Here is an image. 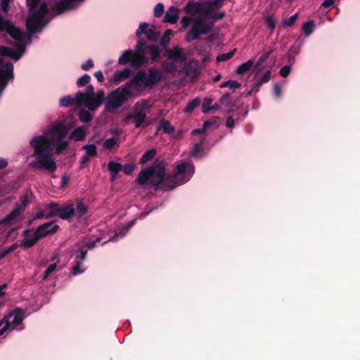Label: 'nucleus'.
<instances>
[{"instance_id":"obj_1","label":"nucleus","mask_w":360,"mask_h":360,"mask_svg":"<svg viewBox=\"0 0 360 360\" xmlns=\"http://www.w3.org/2000/svg\"><path fill=\"white\" fill-rule=\"evenodd\" d=\"M143 34L152 41H158L160 36V33L156 32L154 25L150 27L148 23L141 22L136 32V37L139 39L134 49L124 51L118 59L119 65L130 64L131 68H142L144 65H153L158 61L161 56L159 46L155 44H148L146 40L140 39Z\"/></svg>"},{"instance_id":"obj_2","label":"nucleus","mask_w":360,"mask_h":360,"mask_svg":"<svg viewBox=\"0 0 360 360\" xmlns=\"http://www.w3.org/2000/svg\"><path fill=\"white\" fill-rule=\"evenodd\" d=\"M165 172L163 163L155 161L138 174L135 182L141 186L149 183L155 189L162 185L163 187L170 191L188 181L194 174L195 167L193 165L184 162L176 165L172 174L166 175Z\"/></svg>"},{"instance_id":"obj_3","label":"nucleus","mask_w":360,"mask_h":360,"mask_svg":"<svg viewBox=\"0 0 360 360\" xmlns=\"http://www.w3.org/2000/svg\"><path fill=\"white\" fill-rule=\"evenodd\" d=\"M34 149L32 156L36 160L30 163V167L35 169H45L49 173L54 172L57 165L53 159L52 141L44 135L36 136L30 142Z\"/></svg>"},{"instance_id":"obj_4","label":"nucleus","mask_w":360,"mask_h":360,"mask_svg":"<svg viewBox=\"0 0 360 360\" xmlns=\"http://www.w3.org/2000/svg\"><path fill=\"white\" fill-rule=\"evenodd\" d=\"M149 107V102L146 99L137 101L124 118V122L129 123V120H132L136 128H146L150 124L146 112V110Z\"/></svg>"},{"instance_id":"obj_5","label":"nucleus","mask_w":360,"mask_h":360,"mask_svg":"<svg viewBox=\"0 0 360 360\" xmlns=\"http://www.w3.org/2000/svg\"><path fill=\"white\" fill-rule=\"evenodd\" d=\"M133 91L128 89L125 84L110 92L106 97L105 109L108 111H115L122 107L130 98Z\"/></svg>"},{"instance_id":"obj_6","label":"nucleus","mask_w":360,"mask_h":360,"mask_svg":"<svg viewBox=\"0 0 360 360\" xmlns=\"http://www.w3.org/2000/svg\"><path fill=\"white\" fill-rule=\"evenodd\" d=\"M59 229V226L53 222H46L39 226L32 238H26L20 246L23 248H30L33 247L39 240L50 234L55 233Z\"/></svg>"},{"instance_id":"obj_7","label":"nucleus","mask_w":360,"mask_h":360,"mask_svg":"<svg viewBox=\"0 0 360 360\" xmlns=\"http://www.w3.org/2000/svg\"><path fill=\"white\" fill-rule=\"evenodd\" d=\"M48 11L47 4L43 2L37 12L29 15L26 20V27L31 34L40 31L45 26L46 23L43 22V18L48 13Z\"/></svg>"},{"instance_id":"obj_8","label":"nucleus","mask_w":360,"mask_h":360,"mask_svg":"<svg viewBox=\"0 0 360 360\" xmlns=\"http://www.w3.org/2000/svg\"><path fill=\"white\" fill-rule=\"evenodd\" d=\"M212 23L207 22L203 17H200L193 22L191 29L187 32L186 39L192 41L200 39L202 34H208L212 29Z\"/></svg>"},{"instance_id":"obj_9","label":"nucleus","mask_w":360,"mask_h":360,"mask_svg":"<svg viewBox=\"0 0 360 360\" xmlns=\"http://www.w3.org/2000/svg\"><path fill=\"white\" fill-rule=\"evenodd\" d=\"M147 73L144 70H139L135 76L125 84L126 87L133 91V96H140V93L150 87L147 81Z\"/></svg>"},{"instance_id":"obj_10","label":"nucleus","mask_w":360,"mask_h":360,"mask_svg":"<svg viewBox=\"0 0 360 360\" xmlns=\"http://www.w3.org/2000/svg\"><path fill=\"white\" fill-rule=\"evenodd\" d=\"M263 69H252L249 75L247 82L248 86H252L253 91L259 92L260 86L267 83L271 77V70L264 72Z\"/></svg>"},{"instance_id":"obj_11","label":"nucleus","mask_w":360,"mask_h":360,"mask_svg":"<svg viewBox=\"0 0 360 360\" xmlns=\"http://www.w3.org/2000/svg\"><path fill=\"white\" fill-rule=\"evenodd\" d=\"M77 99L79 100V107L84 105L89 110H96L101 104L96 98L94 87L91 85L87 86L84 91H78Z\"/></svg>"},{"instance_id":"obj_12","label":"nucleus","mask_w":360,"mask_h":360,"mask_svg":"<svg viewBox=\"0 0 360 360\" xmlns=\"http://www.w3.org/2000/svg\"><path fill=\"white\" fill-rule=\"evenodd\" d=\"M162 55L172 65L170 68H176L174 66V64L182 63L187 58V54L179 46H174L172 49H165Z\"/></svg>"},{"instance_id":"obj_13","label":"nucleus","mask_w":360,"mask_h":360,"mask_svg":"<svg viewBox=\"0 0 360 360\" xmlns=\"http://www.w3.org/2000/svg\"><path fill=\"white\" fill-rule=\"evenodd\" d=\"M25 310L20 307H16L14 310L10 312L7 316L0 321V326L4 323H7L9 326H13L12 329L21 324L25 319Z\"/></svg>"},{"instance_id":"obj_14","label":"nucleus","mask_w":360,"mask_h":360,"mask_svg":"<svg viewBox=\"0 0 360 360\" xmlns=\"http://www.w3.org/2000/svg\"><path fill=\"white\" fill-rule=\"evenodd\" d=\"M71 127V125H67L61 122H57L51 127L49 129V134L52 135V136L55 138L56 140L63 139L68 134Z\"/></svg>"},{"instance_id":"obj_15","label":"nucleus","mask_w":360,"mask_h":360,"mask_svg":"<svg viewBox=\"0 0 360 360\" xmlns=\"http://www.w3.org/2000/svg\"><path fill=\"white\" fill-rule=\"evenodd\" d=\"M24 51L25 48L22 46L15 50L13 48L0 46V56H9L15 61H17L20 59Z\"/></svg>"},{"instance_id":"obj_16","label":"nucleus","mask_w":360,"mask_h":360,"mask_svg":"<svg viewBox=\"0 0 360 360\" xmlns=\"http://www.w3.org/2000/svg\"><path fill=\"white\" fill-rule=\"evenodd\" d=\"M22 209L14 207L13 210L4 218L0 220V226L4 225L10 226L18 221L17 218L22 214Z\"/></svg>"},{"instance_id":"obj_17","label":"nucleus","mask_w":360,"mask_h":360,"mask_svg":"<svg viewBox=\"0 0 360 360\" xmlns=\"http://www.w3.org/2000/svg\"><path fill=\"white\" fill-rule=\"evenodd\" d=\"M75 7V0H60L56 3L53 10L58 15H60L65 11L72 10Z\"/></svg>"},{"instance_id":"obj_18","label":"nucleus","mask_w":360,"mask_h":360,"mask_svg":"<svg viewBox=\"0 0 360 360\" xmlns=\"http://www.w3.org/2000/svg\"><path fill=\"white\" fill-rule=\"evenodd\" d=\"M75 216V207L72 203L60 205L58 217L63 220H69Z\"/></svg>"},{"instance_id":"obj_19","label":"nucleus","mask_w":360,"mask_h":360,"mask_svg":"<svg viewBox=\"0 0 360 360\" xmlns=\"http://www.w3.org/2000/svg\"><path fill=\"white\" fill-rule=\"evenodd\" d=\"M219 8L217 6L216 2H212V0L204 1L202 2V16L203 18L208 17L213 12L217 11Z\"/></svg>"},{"instance_id":"obj_20","label":"nucleus","mask_w":360,"mask_h":360,"mask_svg":"<svg viewBox=\"0 0 360 360\" xmlns=\"http://www.w3.org/2000/svg\"><path fill=\"white\" fill-rule=\"evenodd\" d=\"M184 11L192 15L198 14L202 16V2L189 1L186 5Z\"/></svg>"},{"instance_id":"obj_21","label":"nucleus","mask_w":360,"mask_h":360,"mask_svg":"<svg viewBox=\"0 0 360 360\" xmlns=\"http://www.w3.org/2000/svg\"><path fill=\"white\" fill-rule=\"evenodd\" d=\"M147 81L150 87L158 83L162 78V74L158 69H149V74L147 75Z\"/></svg>"},{"instance_id":"obj_22","label":"nucleus","mask_w":360,"mask_h":360,"mask_svg":"<svg viewBox=\"0 0 360 360\" xmlns=\"http://www.w3.org/2000/svg\"><path fill=\"white\" fill-rule=\"evenodd\" d=\"M178 12L179 9L176 7L170 6L165 15L163 22L171 24L176 23L179 19Z\"/></svg>"},{"instance_id":"obj_23","label":"nucleus","mask_w":360,"mask_h":360,"mask_svg":"<svg viewBox=\"0 0 360 360\" xmlns=\"http://www.w3.org/2000/svg\"><path fill=\"white\" fill-rule=\"evenodd\" d=\"M131 69H122V70L117 71L112 79H110V82H113L115 84H117L120 82L127 79L129 77L131 72Z\"/></svg>"},{"instance_id":"obj_24","label":"nucleus","mask_w":360,"mask_h":360,"mask_svg":"<svg viewBox=\"0 0 360 360\" xmlns=\"http://www.w3.org/2000/svg\"><path fill=\"white\" fill-rule=\"evenodd\" d=\"M60 104L63 107H69L70 105H75L77 107H79V100L77 99V93L76 94L75 97H72L71 96H66L63 97L60 100Z\"/></svg>"},{"instance_id":"obj_25","label":"nucleus","mask_w":360,"mask_h":360,"mask_svg":"<svg viewBox=\"0 0 360 360\" xmlns=\"http://www.w3.org/2000/svg\"><path fill=\"white\" fill-rule=\"evenodd\" d=\"M86 133L84 127L76 128L70 135L69 139L75 141H83L85 139Z\"/></svg>"},{"instance_id":"obj_26","label":"nucleus","mask_w":360,"mask_h":360,"mask_svg":"<svg viewBox=\"0 0 360 360\" xmlns=\"http://www.w3.org/2000/svg\"><path fill=\"white\" fill-rule=\"evenodd\" d=\"M12 38L15 40L20 41L23 37V34L16 27H15L12 23L10 25L7 30L6 31Z\"/></svg>"},{"instance_id":"obj_27","label":"nucleus","mask_w":360,"mask_h":360,"mask_svg":"<svg viewBox=\"0 0 360 360\" xmlns=\"http://www.w3.org/2000/svg\"><path fill=\"white\" fill-rule=\"evenodd\" d=\"M87 212V207L84 204L82 200L79 199L77 200L76 207H75V216L79 219L84 216Z\"/></svg>"},{"instance_id":"obj_28","label":"nucleus","mask_w":360,"mask_h":360,"mask_svg":"<svg viewBox=\"0 0 360 360\" xmlns=\"http://www.w3.org/2000/svg\"><path fill=\"white\" fill-rule=\"evenodd\" d=\"M156 154L157 150L155 149L152 148L150 150H148L142 155L139 160V164H146L148 162L152 160L153 158L156 155Z\"/></svg>"},{"instance_id":"obj_29","label":"nucleus","mask_w":360,"mask_h":360,"mask_svg":"<svg viewBox=\"0 0 360 360\" xmlns=\"http://www.w3.org/2000/svg\"><path fill=\"white\" fill-rule=\"evenodd\" d=\"M200 103L201 99L199 97L195 98L188 103L184 111L186 113H191L198 106H199Z\"/></svg>"},{"instance_id":"obj_30","label":"nucleus","mask_w":360,"mask_h":360,"mask_svg":"<svg viewBox=\"0 0 360 360\" xmlns=\"http://www.w3.org/2000/svg\"><path fill=\"white\" fill-rule=\"evenodd\" d=\"M219 102H220L221 105L226 106V107L231 108L234 105L230 92L224 94L221 96V97L220 98Z\"/></svg>"},{"instance_id":"obj_31","label":"nucleus","mask_w":360,"mask_h":360,"mask_svg":"<svg viewBox=\"0 0 360 360\" xmlns=\"http://www.w3.org/2000/svg\"><path fill=\"white\" fill-rule=\"evenodd\" d=\"M225 16V13L224 11L221 12H213L210 15L206 17L205 19L207 22H212V27H214V24L216 21L222 19Z\"/></svg>"},{"instance_id":"obj_32","label":"nucleus","mask_w":360,"mask_h":360,"mask_svg":"<svg viewBox=\"0 0 360 360\" xmlns=\"http://www.w3.org/2000/svg\"><path fill=\"white\" fill-rule=\"evenodd\" d=\"M56 154H61L63 150H65L68 149L69 146L68 141H63V139H57L56 140Z\"/></svg>"},{"instance_id":"obj_33","label":"nucleus","mask_w":360,"mask_h":360,"mask_svg":"<svg viewBox=\"0 0 360 360\" xmlns=\"http://www.w3.org/2000/svg\"><path fill=\"white\" fill-rule=\"evenodd\" d=\"M172 30L168 29L165 31L163 36L160 39V44L164 49V50H165V49H167L168 44L170 41V36L172 34Z\"/></svg>"},{"instance_id":"obj_34","label":"nucleus","mask_w":360,"mask_h":360,"mask_svg":"<svg viewBox=\"0 0 360 360\" xmlns=\"http://www.w3.org/2000/svg\"><path fill=\"white\" fill-rule=\"evenodd\" d=\"M158 128H162L167 134H172L174 131V127L168 120H161L159 123Z\"/></svg>"},{"instance_id":"obj_35","label":"nucleus","mask_w":360,"mask_h":360,"mask_svg":"<svg viewBox=\"0 0 360 360\" xmlns=\"http://www.w3.org/2000/svg\"><path fill=\"white\" fill-rule=\"evenodd\" d=\"M314 22L313 20H309L305 22L302 25V30L306 36L310 35L314 29Z\"/></svg>"},{"instance_id":"obj_36","label":"nucleus","mask_w":360,"mask_h":360,"mask_svg":"<svg viewBox=\"0 0 360 360\" xmlns=\"http://www.w3.org/2000/svg\"><path fill=\"white\" fill-rule=\"evenodd\" d=\"M108 168L110 172L114 174H116L122 170V165L120 163H117L114 161H110L108 164Z\"/></svg>"},{"instance_id":"obj_37","label":"nucleus","mask_w":360,"mask_h":360,"mask_svg":"<svg viewBox=\"0 0 360 360\" xmlns=\"http://www.w3.org/2000/svg\"><path fill=\"white\" fill-rule=\"evenodd\" d=\"M82 148L86 150V155L90 157L97 155V148L94 144L84 145Z\"/></svg>"},{"instance_id":"obj_38","label":"nucleus","mask_w":360,"mask_h":360,"mask_svg":"<svg viewBox=\"0 0 360 360\" xmlns=\"http://www.w3.org/2000/svg\"><path fill=\"white\" fill-rule=\"evenodd\" d=\"M79 120L84 123H87L92 120L91 113L86 110H81L79 112Z\"/></svg>"},{"instance_id":"obj_39","label":"nucleus","mask_w":360,"mask_h":360,"mask_svg":"<svg viewBox=\"0 0 360 360\" xmlns=\"http://www.w3.org/2000/svg\"><path fill=\"white\" fill-rule=\"evenodd\" d=\"M213 100L210 98L205 97L202 103V111L204 113H207L209 111H210V107L211 104L212 103Z\"/></svg>"},{"instance_id":"obj_40","label":"nucleus","mask_w":360,"mask_h":360,"mask_svg":"<svg viewBox=\"0 0 360 360\" xmlns=\"http://www.w3.org/2000/svg\"><path fill=\"white\" fill-rule=\"evenodd\" d=\"M235 51L236 49L228 53L219 54L217 56V62L226 61L229 60L233 56Z\"/></svg>"},{"instance_id":"obj_41","label":"nucleus","mask_w":360,"mask_h":360,"mask_svg":"<svg viewBox=\"0 0 360 360\" xmlns=\"http://www.w3.org/2000/svg\"><path fill=\"white\" fill-rule=\"evenodd\" d=\"M50 205V212L51 217H58L60 211V205L57 202H51Z\"/></svg>"},{"instance_id":"obj_42","label":"nucleus","mask_w":360,"mask_h":360,"mask_svg":"<svg viewBox=\"0 0 360 360\" xmlns=\"http://www.w3.org/2000/svg\"><path fill=\"white\" fill-rule=\"evenodd\" d=\"M298 14L295 13L292 15H291L289 18H285L283 20V27H291L294 25L295 22L297 18Z\"/></svg>"},{"instance_id":"obj_43","label":"nucleus","mask_w":360,"mask_h":360,"mask_svg":"<svg viewBox=\"0 0 360 360\" xmlns=\"http://www.w3.org/2000/svg\"><path fill=\"white\" fill-rule=\"evenodd\" d=\"M11 22L9 20L5 19L2 15L0 14V32H6Z\"/></svg>"},{"instance_id":"obj_44","label":"nucleus","mask_w":360,"mask_h":360,"mask_svg":"<svg viewBox=\"0 0 360 360\" xmlns=\"http://www.w3.org/2000/svg\"><path fill=\"white\" fill-rule=\"evenodd\" d=\"M79 254L77 255L75 259L77 261H80L82 263L83 261L86 259L87 255V250L85 249V247H81L78 250Z\"/></svg>"},{"instance_id":"obj_45","label":"nucleus","mask_w":360,"mask_h":360,"mask_svg":"<svg viewBox=\"0 0 360 360\" xmlns=\"http://www.w3.org/2000/svg\"><path fill=\"white\" fill-rule=\"evenodd\" d=\"M136 168L134 163L126 164L122 167V170L126 175H131Z\"/></svg>"},{"instance_id":"obj_46","label":"nucleus","mask_w":360,"mask_h":360,"mask_svg":"<svg viewBox=\"0 0 360 360\" xmlns=\"http://www.w3.org/2000/svg\"><path fill=\"white\" fill-rule=\"evenodd\" d=\"M20 205H19L18 204H16L15 207H18V208L22 209V213H23L25 210V207L28 205V202H29L28 195L27 194L22 195L20 198Z\"/></svg>"},{"instance_id":"obj_47","label":"nucleus","mask_w":360,"mask_h":360,"mask_svg":"<svg viewBox=\"0 0 360 360\" xmlns=\"http://www.w3.org/2000/svg\"><path fill=\"white\" fill-rule=\"evenodd\" d=\"M90 79V76L87 74H85L77 79V85L79 87L84 86L89 82Z\"/></svg>"},{"instance_id":"obj_48","label":"nucleus","mask_w":360,"mask_h":360,"mask_svg":"<svg viewBox=\"0 0 360 360\" xmlns=\"http://www.w3.org/2000/svg\"><path fill=\"white\" fill-rule=\"evenodd\" d=\"M164 13V5L162 3L156 4L154 8V16L155 18L161 17Z\"/></svg>"},{"instance_id":"obj_49","label":"nucleus","mask_w":360,"mask_h":360,"mask_svg":"<svg viewBox=\"0 0 360 360\" xmlns=\"http://www.w3.org/2000/svg\"><path fill=\"white\" fill-rule=\"evenodd\" d=\"M203 150H204V148H203L202 145L201 143H196L193 146V151H192V155L193 157H198L202 153Z\"/></svg>"},{"instance_id":"obj_50","label":"nucleus","mask_w":360,"mask_h":360,"mask_svg":"<svg viewBox=\"0 0 360 360\" xmlns=\"http://www.w3.org/2000/svg\"><path fill=\"white\" fill-rule=\"evenodd\" d=\"M116 143L117 141L115 138H110L104 141L103 146L106 149L111 150L115 147Z\"/></svg>"},{"instance_id":"obj_51","label":"nucleus","mask_w":360,"mask_h":360,"mask_svg":"<svg viewBox=\"0 0 360 360\" xmlns=\"http://www.w3.org/2000/svg\"><path fill=\"white\" fill-rule=\"evenodd\" d=\"M227 87L229 88L232 92H234L236 89L241 87V84L237 81L229 79Z\"/></svg>"},{"instance_id":"obj_52","label":"nucleus","mask_w":360,"mask_h":360,"mask_svg":"<svg viewBox=\"0 0 360 360\" xmlns=\"http://www.w3.org/2000/svg\"><path fill=\"white\" fill-rule=\"evenodd\" d=\"M81 262L77 261L76 264L72 268V273L74 276H77L84 272V269L81 268Z\"/></svg>"},{"instance_id":"obj_53","label":"nucleus","mask_w":360,"mask_h":360,"mask_svg":"<svg viewBox=\"0 0 360 360\" xmlns=\"http://www.w3.org/2000/svg\"><path fill=\"white\" fill-rule=\"evenodd\" d=\"M27 6L30 11H34L39 5V0H26Z\"/></svg>"},{"instance_id":"obj_54","label":"nucleus","mask_w":360,"mask_h":360,"mask_svg":"<svg viewBox=\"0 0 360 360\" xmlns=\"http://www.w3.org/2000/svg\"><path fill=\"white\" fill-rule=\"evenodd\" d=\"M274 95L276 98H280L282 94V90L280 84L275 83L273 87Z\"/></svg>"},{"instance_id":"obj_55","label":"nucleus","mask_w":360,"mask_h":360,"mask_svg":"<svg viewBox=\"0 0 360 360\" xmlns=\"http://www.w3.org/2000/svg\"><path fill=\"white\" fill-rule=\"evenodd\" d=\"M270 53L262 54L258 59L256 65L254 68H262V65L266 59L269 57Z\"/></svg>"},{"instance_id":"obj_56","label":"nucleus","mask_w":360,"mask_h":360,"mask_svg":"<svg viewBox=\"0 0 360 360\" xmlns=\"http://www.w3.org/2000/svg\"><path fill=\"white\" fill-rule=\"evenodd\" d=\"M100 241V239L99 238H97L96 240L94 241H89V242H86L85 244H84L82 247H85V249H86L87 250H91L93 248H94L96 247V243L99 242Z\"/></svg>"},{"instance_id":"obj_57","label":"nucleus","mask_w":360,"mask_h":360,"mask_svg":"<svg viewBox=\"0 0 360 360\" xmlns=\"http://www.w3.org/2000/svg\"><path fill=\"white\" fill-rule=\"evenodd\" d=\"M266 23L267 27L270 30H274V28H275V21H274L273 17H268L266 19Z\"/></svg>"},{"instance_id":"obj_58","label":"nucleus","mask_w":360,"mask_h":360,"mask_svg":"<svg viewBox=\"0 0 360 360\" xmlns=\"http://www.w3.org/2000/svg\"><path fill=\"white\" fill-rule=\"evenodd\" d=\"M191 21H192L191 18L188 17V16H184L182 18V19L181 20V23L184 27H186L187 26H188L191 24Z\"/></svg>"},{"instance_id":"obj_59","label":"nucleus","mask_w":360,"mask_h":360,"mask_svg":"<svg viewBox=\"0 0 360 360\" xmlns=\"http://www.w3.org/2000/svg\"><path fill=\"white\" fill-rule=\"evenodd\" d=\"M235 126V121L231 116H229L226 121V127L230 129L233 128Z\"/></svg>"},{"instance_id":"obj_60","label":"nucleus","mask_w":360,"mask_h":360,"mask_svg":"<svg viewBox=\"0 0 360 360\" xmlns=\"http://www.w3.org/2000/svg\"><path fill=\"white\" fill-rule=\"evenodd\" d=\"M335 4V0H324L321 4V6L325 8L332 7Z\"/></svg>"},{"instance_id":"obj_61","label":"nucleus","mask_w":360,"mask_h":360,"mask_svg":"<svg viewBox=\"0 0 360 360\" xmlns=\"http://www.w3.org/2000/svg\"><path fill=\"white\" fill-rule=\"evenodd\" d=\"M90 156L87 155H83L81 159H80V167L81 168H83L84 165L88 163L89 161H90Z\"/></svg>"},{"instance_id":"obj_62","label":"nucleus","mask_w":360,"mask_h":360,"mask_svg":"<svg viewBox=\"0 0 360 360\" xmlns=\"http://www.w3.org/2000/svg\"><path fill=\"white\" fill-rule=\"evenodd\" d=\"M96 96V98H97V100L99 101V102L101 103L105 97L104 91L103 90L98 91L96 96Z\"/></svg>"},{"instance_id":"obj_63","label":"nucleus","mask_w":360,"mask_h":360,"mask_svg":"<svg viewBox=\"0 0 360 360\" xmlns=\"http://www.w3.org/2000/svg\"><path fill=\"white\" fill-rule=\"evenodd\" d=\"M43 210L46 215V219L51 218V213H49L50 212V205L49 204H46Z\"/></svg>"},{"instance_id":"obj_64","label":"nucleus","mask_w":360,"mask_h":360,"mask_svg":"<svg viewBox=\"0 0 360 360\" xmlns=\"http://www.w3.org/2000/svg\"><path fill=\"white\" fill-rule=\"evenodd\" d=\"M94 76L98 82H103L104 80L103 72L101 70L96 72Z\"/></svg>"}]
</instances>
